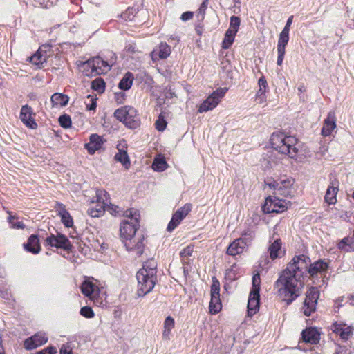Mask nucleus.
Returning a JSON list of instances; mask_svg holds the SVG:
<instances>
[{
	"mask_svg": "<svg viewBox=\"0 0 354 354\" xmlns=\"http://www.w3.org/2000/svg\"><path fill=\"white\" fill-rule=\"evenodd\" d=\"M95 196L90 200V216L97 218L102 216L108 205L107 192L104 189H95Z\"/></svg>",
	"mask_w": 354,
	"mask_h": 354,
	"instance_id": "423d86ee",
	"label": "nucleus"
},
{
	"mask_svg": "<svg viewBox=\"0 0 354 354\" xmlns=\"http://www.w3.org/2000/svg\"><path fill=\"white\" fill-rule=\"evenodd\" d=\"M207 7V4H206V2H203L200 8H199V10L200 12H202L203 10H205V9Z\"/></svg>",
	"mask_w": 354,
	"mask_h": 354,
	"instance_id": "774afa93",
	"label": "nucleus"
},
{
	"mask_svg": "<svg viewBox=\"0 0 354 354\" xmlns=\"http://www.w3.org/2000/svg\"><path fill=\"white\" fill-rule=\"evenodd\" d=\"M297 142L295 137L287 136L282 132L273 133L270 138L272 148L292 159L297 157L298 149L295 146Z\"/></svg>",
	"mask_w": 354,
	"mask_h": 354,
	"instance_id": "f03ea898",
	"label": "nucleus"
},
{
	"mask_svg": "<svg viewBox=\"0 0 354 354\" xmlns=\"http://www.w3.org/2000/svg\"><path fill=\"white\" fill-rule=\"evenodd\" d=\"M211 296H220V283L218 280L214 277L211 286Z\"/></svg>",
	"mask_w": 354,
	"mask_h": 354,
	"instance_id": "79ce46f5",
	"label": "nucleus"
},
{
	"mask_svg": "<svg viewBox=\"0 0 354 354\" xmlns=\"http://www.w3.org/2000/svg\"><path fill=\"white\" fill-rule=\"evenodd\" d=\"M288 204L289 202L286 201L269 196L266 200V203L263 206V210L266 213L283 212L287 209Z\"/></svg>",
	"mask_w": 354,
	"mask_h": 354,
	"instance_id": "9b49d317",
	"label": "nucleus"
},
{
	"mask_svg": "<svg viewBox=\"0 0 354 354\" xmlns=\"http://www.w3.org/2000/svg\"><path fill=\"white\" fill-rule=\"evenodd\" d=\"M165 95L166 98H172L173 97L175 96V94L174 92L171 91L170 88H169L166 90Z\"/></svg>",
	"mask_w": 354,
	"mask_h": 354,
	"instance_id": "0e129e2a",
	"label": "nucleus"
},
{
	"mask_svg": "<svg viewBox=\"0 0 354 354\" xmlns=\"http://www.w3.org/2000/svg\"><path fill=\"white\" fill-rule=\"evenodd\" d=\"M261 278L259 274H256L252 277V288L251 292L259 293Z\"/></svg>",
	"mask_w": 354,
	"mask_h": 354,
	"instance_id": "37998d69",
	"label": "nucleus"
},
{
	"mask_svg": "<svg viewBox=\"0 0 354 354\" xmlns=\"http://www.w3.org/2000/svg\"><path fill=\"white\" fill-rule=\"evenodd\" d=\"M227 88H219L214 91L200 106L198 112H207L214 109L223 97Z\"/></svg>",
	"mask_w": 354,
	"mask_h": 354,
	"instance_id": "1a4fd4ad",
	"label": "nucleus"
},
{
	"mask_svg": "<svg viewBox=\"0 0 354 354\" xmlns=\"http://www.w3.org/2000/svg\"><path fill=\"white\" fill-rule=\"evenodd\" d=\"M337 184V183H332V185H330L326 190L324 199L325 201L330 205L335 204L337 202L336 195L338 192Z\"/></svg>",
	"mask_w": 354,
	"mask_h": 354,
	"instance_id": "bb28decb",
	"label": "nucleus"
},
{
	"mask_svg": "<svg viewBox=\"0 0 354 354\" xmlns=\"http://www.w3.org/2000/svg\"><path fill=\"white\" fill-rule=\"evenodd\" d=\"M156 268V262L153 259H149L144 263L142 268H141L140 270H145L147 274H149L151 277H157Z\"/></svg>",
	"mask_w": 354,
	"mask_h": 354,
	"instance_id": "473e14b6",
	"label": "nucleus"
},
{
	"mask_svg": "<svg viewBox=\"0 0 354 354\" xmlns=\"http://www.w3.org/2000/svg\"><path fill=\"white\" fill-rule=\"evenodd\" d=\"M193 252V248L191 246H187L185 248L180 252V255L182 258V261L183 263H188V257L192 255Z\"/></svg>",
	"mask_w": 354,
	"mask_h": 354,
	"instance_id": "c03bdc74",
	"label": "nucleus"
},
{
	"mask_svg": "<svg viewBox=\"0 0 354 354\" xmlns=\"http://www.w3.org/2000/svg\"><path fill=\"white\" fill-rule=\"evenodd\" d=\"M127 250L136 251L138 256H140L143 253L144 249V236L142 235L138 236L129 239H122Z\"/></svg>",
	"mask_w": 354,
	"mask_h": 354,
	"instance_id": "4468645a",
	"label": "nucleus"
},
{
	"mask_svg": "<svg viewBox=\"0 0 354 354\" xmlns=\"http://www.w3.org/2000/svg\"><path fill=\"white\" fill-rule=\"evenodd\" d=\"M171 49L169 45L166 43H161L159 46L158 55L161 59H165L169 56Z\"/></svg>",
	"mask_w": 354,
	"mask_h": 354,
	"instance_id": "58836bf2",
	"label": "nucleus"
},
{
	"mask_svg": "<svg viewBox=\"0 0 354 354\" xmlns=\"http://www.w3.org/2000/svg\"><path fill=\"white\" fill-rule=\"evenodd\" d=\"M114 99L117 104H123L126 100V94L123 91L116 92Z\"/></svg>",
	"mask_w": 354,
	"mask_h": 354,
	"instance_id": "864d4df0",
	"label": "nucleus"
},
{
	"mask_svg": "<svg viewBox=\"0 0 354 354\" xmlns=\"http://www.w3.org/2000/svg\"><path fill=\"white\" fill-rule=\"evenodd\" d=\"M57 351L54 347H48L41 351H39L37 354H56Z\"/></svg>",
	"mask_w": 354,
	"mask_h": 354,
	"instance_id": "6e6d98bb",
	"label": "nucleus"
},
{
	"mask_svg": "<svg viewBox=\"0 0 354 354\" xmlns=\"http://www.w3.org/2000/svg\"><path fill=\"white\" fill-rule=\"evenodd\" d=\"M114 116L130 129H136L140 123L137 111L131 106H124L116 109L114 112Z\"/></svg>",
	"mask_w": 354,
	"mask_h": 354,
	"instance_id": "20e7f679",
	"label": "nucleus"
},
{
	"mask_svg": "<svg viewBox=\"0 0 354 354\" xmlns=\"http://www.w3.org/2000/svg\"><path fill=\"white\" fill-rule=\"evenodd\" d=\"M80 314L88 318V306H84L81 308Z\"/></svg>",
	"mask_w": 354,
	"mask_h": 354,
	"instance_id": "e2e57ef3",
	"label": "nucleus"
},
{
	"mask_svg": "<svg viewBox=\"0 0 354 354\" xmlns=\"http://www.w3.org/2000/svg\"><path fill=\"white\" fill-rule=\"evenodd\" d=\"M82 292L86 296L88 297V281L86 279L81 286Z\"/></svg>",
	"mask_w": 354,
	"mask_h": 354,
	"instance_id": "5fc2aeb1",
	"label": "nucleus"
},
{
	"mask_svg": "<svg viewBox=\"0 0 354 354\" xmlns=\"http://www.w3.org/2000/svg\"><path fill=\"white\" fill-rule=\"evenodd\" d=\"M241 235L242 237H241L240 239H242L248 246H249L251 244L252 241L254 238V232L250 230H245Z\"/></svg>",
	"mask_w": 354,
	"mask_h": 354,
	"instance_id": "a19ab883",
	"label": "nucleus"
},
{
	"mask_svg": "<svg viewBox=\"0 0 354 354\" xmlns=\"http://www.w3.org/2000/svg\"><path fill=\"white\" fill-rule=\"evenodd\" d=\"M192 205L186 203L183 207L178 209L172 216V218L167 225L169 232L173 231L191 212Z\"/></svg>",
	"mask_w": 354,
	"mask_h": 354,
	"instance_id": "ddd939ff",
	"label": "nucleus"
},
{
	"mask_svg": "<svg viewBox=\"0 0 354 354\" xmlns=\"http://www.w3.org/2000/svg\"><path fill=\"white\" fill-rule=\"evenodd\" d=\"M109 211L111 214H113L115 216H121L123 215L124 212L125 211H122L120 207H119L117 205H111V206L109 207Z\"/></svg>",
	"mask_w": 354,
	"mask_h": 354,
	"instance_id": "603ef678",
	"label": "nucleus"
},
{
	"mask_svg": "<svg viewBox=\"0 0 354 354\" xmlns=\"http://www.w3.org/2000/svg\"><path fill=\"white\" fill-rule=\"evenodd\" d=\"M24 248L32 254H37L41 250L39 239L37 235L32 234L28 239L27 243L24 244Z\"/></svg>",
	"mask_w": 354,
	"mask_h": 354,
	"instance_id": "393cba45",
	"label": "nucleus"
},
{
	"mask_svg": "<svg viewBox=\"0 0 354 354\" xmlns=\"http://www.w3.org/2000/svg\"><path fill=\"white\" fill-rule=\"evenodd\" d=\"M32 110L28 105L23 106L21 109L20 119L27 127L35 129L37 127V123L32 117Z\"/></svg>",
	"mask_w": 354,
	"mask_h": 354,
	"instance_id": "aec40b11",
	"label": "nucleus"
},
{
	"mask_svg": "<svg viewBox=\"0 0 354 354\" xmlns=\"http://www.w3.org/2000/svg\"><path fill=\"white\" fill-rule=\"evenodd\" d=\"M47 56V55L42 53V48H39L35 54L28 57V59L32 64L37 66L38 68H41L43 64L46 61Z\"/></svg>",
	"mask_w": 354,
	"mask_h": 354,
	"instance_id": "c756f323",
	"label": "nucleus"
},
{
	"mask_svg": "<svg viewBox=\"0 0 354 354\" xmlns=\"http://www.w3.org/2000/svg\"><path fill=\"white\" fill-rule=\"evenodd\" d=\"M241 20L239 17L232 16L230 18V30H236L238 32L239 27L240 26Z\"/></svg>",
	"mask_w": 354,
	"mask_h": 354,
	"instance_id": "8fccbe9b",
	"label": "nucleus"
},
{
	"mask_svg": "<svg viewBox=\"0 0 354 354\" xmlns=\"http://www.w3.org/2000/svg\"><path fill=\"white\" fill-rule=\"evenodd\" d=\"M236 33V30H227L225 34L224 39L222 43L223 48L227 49L231 46V45L234 42V37Z\"/></svg>",
	"mask_w": 354,
	"mask_h": 354,
	"instance_id": "72a5a7b5",
	"label": "nucleus"
},
{
	"mask_svg": "<svg viewBox=\"0 0 354 354\" xmlns=\"http://www.w3.org/2000/svg\"><path fill=\"white\" fill-rule=\"evenodd\" d=\"M169 42L170 43H174V45H176L177 43L179 42L180 38L175 35H171L168 39Z\"/></svg>",
	"mask_w": 354,
	"mask_h": 354,
	"instance_id": "680f3d73",
	"label": "nucleus"
},
{
	"mask_svg": "<svg viewBox=\"0 0 354 354\" xmlns=\"http://www.w3.org/2000/svg\"><path fill=\"white\" fill-rule=\"evenodd\" d=\"M56 211L57 215L61 217V221L66 227H71L73 225V220L69 212L66 210V206L60 203H56Z\"/></svg>",
	"mask_w": 354,
	"mask_h": 354,
	"instance_id": "a211bd4d",
	"label": "nucleus"
},
{
	"mask_svg": "<svg viewBox=\"0 0 354 354\" xmlns=\"http://www.w3.org/2000/svg\"><path fill=\"white\" fill-rule=\"evenodd\" d=\"M281 248V241L280 239H276L273 243L270 244L268 248V252L270 254V257L272 260L276 259L279 257L280 252Z\"/></svg>",
	"mask_w": 354,
	"mask_h": 354,
	"instance_id": "2f4dec72",
	"label": "nucleus"
},
{
	"mask_svg": "<svg viewBox=\"0 0 354 354\" xmlns=\"http://www.w3.org/2000/svg\"><path fill=\"white\" fill-rule=\"evenodd\" d=\"M222 308L220 296H211L209 309L211 314L218 313Z\"/></svg>",
	"mask_w": 354,
	"mask_h": 354,
	"instance_id": "f704fd0d",
	"label": "nucleus"
},
{
	"mask_svg": "<svg viewBox=\"0 0 354 354\" xmlns=\"http://www.w3.org/2000/svg\"><path fill=\"white\" fill-rule=\"evenodd\" d=\"M105 140L97 134L90 136V154H93L95 151H100L102 148Z\"/></svg>",
	"mask_w": 354,
	"mask_h": 354,
	"instance_id": "a878e982",
	"label": "nucleus"
},
{
	"mask_svg": "<svg viewBox=\"0 0 354 354\" xmlns=\"http://www.w3.org/2000/svg\"><path fill=\"white\" fill-rule=\"evenodd\" d=\"M248 246L243 242L240 238L235 239L228 246L227 249V254L231 256H235L236 254L242 253L244 250Z\"/></svg>",
	"mask_w": 354,
	"mask_h": 354,
	"instance_id": "4be33fe9",
	"label": "nucleus"
},
{
	"mask_svg": "<svg viewBox=\"0 0 354 354\" xmlns=\"http://www.w3.org/2000/svg\"><path fill=\"white\" fill-rule=\"evenodd\" d=\"M96 106H97L96 98L95 99H92V102L90 104V111L95 110V108H96Z\"/></svg>",
	"mask_w": 354,
	"mask_h": 354,
	"instance_id": "69168bd1",
	"label": "nucleus"
},
{
	"mask_svg": "<svg viewBox=\"0 0 354 354\" xmlns=\"http://www.w3.org/2000/svg\"><path fill=\"white\" fill-rule=\"evenodd\" d=\"M121 17L124 19V20H132L133 15L132 14V12L130 10H127L126 12H123L121 15Z\"/></svg>",
	"mask_w": 354,
	"mask_h": 354,
	"instance_id": "13d9d810",
	"label": "nucleus"
},
{
	"mask_svg": "<svg viewBox=\"0 0 354 354\" xmlns=\"http://www.w3.org/2000/svg\"><path fill=\"white\" fill-rule=\"evenodd\" d=\"M292 19H293V16L292 15L289 17V18L288 19V20L286 21L285 27L283 28V29L282 30L281 32L289 33L290 27V26L292 24Z\"/></svg>",
	"mask_w": 354,
	"mask_h": 354,
	"instance_id": "4d7b16f0",
	"label": "nucleus"
},
{
	"mask_svg": "<svg viewBox=\"0 0 354 354\" xmlns=\"http://www.w3.org/2000/svg\"><path fill=\"white\" fill-rule=\"evenodd\" d=\"M259 293H250L248 301V313L249 316L254 315L259 307Z\"/></svg>",
	"mask_w": 354,
	"mask_h": 354,
	"instance_id": "b1692460",
	"label": "nucleus"
},
{
	"mask_svg": "<svg viewBox=\"0 0 354 354\" xmlns=\"http://www.w3.org/2000/svg\"><path fill=\"white\" fill-rule=\"evenodd\" d=\"M138 280V290L137 294L138 297H144L149 293L154 288L157 277H151V275L146 273L145 270H139L136 274Z\"/></svg>",
	"mask_w": 354,
	"mask_h": 354,
	"instance_id": "0eeeda50",
	"label": "nucleus"
},
{
	"mask_svg": "<svg viewBox=\"0 0 354 354\" xmlns=\"http://www.w3.org/2000/svg\"><path fill=\"white\" fill-rule=\"evenodd\" d=\"M8 214H10V212H8ZM15 218H17L15 216L10 215L8 217V223L11 225V227L16 229H24L25 225L21 221H14Z\"/></svg>",
	"mask_w": 354,
	"mask_h": 354,
	"instance_id": "a18cd8bd",
	"label": "nucleus"
},
{
	"mask_svg": "<svg viewBox=\"0 0 354 354\" xmlns=\"http://www.w3.org/2000/svg\"><path fill=\"white\" fill-rule=\"evenodd\" d=\"M337 247L339 250L346 252L354 251V236L344 238L338 243Z\"/></svg>",
	"mask_w": 354,
	"mask_h": 354,
	"instance_id": "7c9ffc66",
	"label": "nucleus"
},
{
	"mask_svg": "<svg viewBox=\"0 0 354 354\" xmlns=\"http://www.w3.org/2000/svg\"><path fill=\"white\" fill-rule=\"evenodd\" d=\"M90 76L105 74L111 69V66L100 57H94L90 59Z\"/></svg>",
	"mask_w": 354,
	"mask_h": 354,
	"instance_id": "f8f14e48",
	"label": "nucleus"
},
{
	"mask_svg": "<svg viewBox=\"0 0 354 354\" xmlns=\"http://www.w3.org/2000/svg\"><path fill=\"white\" fill-rule=\"evenodd\" d=\"M309 263V258L304 254L295 257L276 281L274 288L280 297L288 304L301 294L304 270H308L312 277L327 270L328 264L324 261H315L308 267Z\"/></svg>",
	"mask_w": 354,
	"mask_h": 354,
	"instance_id": "f257e3e1",
	"label": "nucleus"
},
{
	"mask_svg": "<svg viewBox=\"0 0 354 354\" xmlns=\"http://www.w3.org/2000/svg\"><path fill=\"white\" fill-rule=\"evenodd\" d=\"M258 83L260 88L257 93V95L259 96L264 95L266 91L265 88L267 86V81L263 77H262L259 80Z\"/></svg>",
	"mask_w": 354,
	"mask_h": 354,
	"instance_id": "3c124183",
	"label": "nucleus"
},
{
	"mask_svg": "<svg viewBox=\"0 0 354 354\" xmlns=\"http://www.w3.org/2000/svg\"><path fill=\"white\" fill-rule=\"evenodd\" d=\"M174 327V319L168 316L166 317L164 322V330L162 333V337L165 339H169V335L171 329Z\"/></svg>",
	"mask_w": 354,
	"mask_h": 354,
	"instance_id": "e433bc0d",
	"label": "nucleus"
},
{
	"mask_svg": "<svg viewBox=\"0 0 354 354\" xmlns=\"http://www.w3.org/2000/svg\"><path fill=\"white\" fill-rule=\"evenodd\" d=\"M60 354H72V350L68 345H62L60 348Z\"/></svg>",
	"mask_w": 354,
	"mask_h": 354,
	"instance_id": "bf43d9fd",
	"label": "nucleus"
},
{
	"mask_svg": "<svg viewBox=\"0 0 354 354\" xmlns=\"http://www.w3.org/2000/svg\"><path fill=\"white\" fill-rule=\"evenodd\" d=\"M46 243L58 248L64 250H70L72 245L66 236L63 234H58L57 236L51 235L46 239Z\"/></svg>",
	"mask_w": 354,
	"mask_h": 354,
	"instance_id": "2eb2a0df",
	"label": "nucleus"
},
{
	"mask_svg": "<svg viewBox=\"0 0 354 354\" xmlns=\"http://www.w3.org/2000/svg\"><path fill=\"white\" fill-rule=\"evenodd\" d=\"M40 48H42V53H46L47 50H49L50 46L49 44H44Z\"/></svg>",
	"mask_w": 354,
	"mask_h": 354,
	"instance_id": "338daca9",
	"label": "nucleus"
},
{
	"mask_svg": "<svg viewBox=\"0 0 354 354\" xmlns=\"http://www.w3.org/2000/svg\"><path fill=\"white\" fill-rule=\"evenodd\" d=\"M193 12H185L184 13H183L181 15V17H180V19L183 20V21H187V20H189L191 19L192 17H193Z\"/></svg>",
	"mask_w": 354,
	"mask_h": 354,
	"instance_id": "052dcab7",
	"label": "nucleus"
},
{
	"mask_svg": "<svg viewBox=\"0 0 354 354\" xmlns=\"http://www.w3.org/2000/svg\"><path fill=\"white\" fill-rule=\"evenodd\" d=\"M134 80V75L131 72L126 73L120 82H119L118 87L122 91H127L131 88Z\"/></svg>",
	"mask_w": 354,
	"mask_h": 354,
	"instance_id": "c85d7f7f",
	"label": "nucleus"
},
{
	"mask_svg": "<svg viewBox=\"0 0 354 354\" xmlns=\"http://www.w3.org/2000/svg\"><path fill=\"white\" fill-rule=\"evenodd\" d=\"M118 152L115 155V160L121 162L126 168H128L130 166V160L127 151L120 149L118 147Z\"/></svg>",
	"mask_w": 354,
	"mask_h": 354,
	"instance_id": "c9c22d12",
	"label": "nucleus"
},
{
	"mask_svg": "<svg viewBox=\"0 0 354 354\" xmlns=\"http://www.w3.org/2000/svg\"><path fill=\"white\" fill-rule=\"evenodd\" d=\"M167 122L165 120L164 116L160 113L158 116V120L156 121V128L159 131H163L167 127Z\"/></svg>",
	"mask_w": 354,
	"mask_h": 354,
	"instance_id": "49530a36",
	"label": "nucleus"
},
{
	"mask_svg": "<svg viewBox=\"0 0 354 354\" xmlns=\"http://www.w3.org/2000/svg\"><path fill=\"white\" fill-rule=\"evenodd\" d=\"M105 87V82L101 77H97L91 82V88L99 94H102L104 92Z\"/></svg>",
	"mask_w": 354,
	"mask_h": 354,
	"instance_id": "4c0bfd02",
	"label": "nucleus"
},
{
	"mask_svg": "<svg viewBox=\"0 0 354 354\" xmlns=\"http://www.w3.org/2000/svg\"><path fill=\"white\" fill-rule=\"evenodd\" d=\"M77 66L80 72H81L85 76L88 75L87 73L88 68V60H86L85 62L77 61Z\"/></svg>",
	"mask_w": 354,
	"mask_h": 354,
	"instance_id": "09e8293b",
	"label": "nucleus"
},
{
	"mask_svg": "<svg viewBox=\"0 0 354 354\" xmlns=\"http://www.w3.org/2000/svg\"><path fill=\"white\" fill-rule=\"evenodd\" d=\"M332 330L339 335L341 338L344 340H347L351 336L353 333L352 328L343 323H335L333 324Z\"/></svg>",
	"mask_w": 354,
	"mask_h": 354,
	"instance_id": "412c9836",
	"label": "nucleus"
},
{
	"mask_svg": "<svg viewBox=\"0 0 354 354\" xmlns=\"http://www.w3.org/2000/svg\"><path fill=\"white\" fill-rule=\"evenodd\" d=\"M295 180L292 178L286 176L281 177L277 180L266 182V185L274 189L275 195H279L284 197H292L295 194L294 188Z\"/></svg>",
	"mask_w": 354,
	"mask_h": 354,
	"instance_id": "39448f33",
	"label": "nucleus"
},
{
	"mask_svg": "<svg viewBox=\"0 0 354 354\" xmlns=\"http://www.w3.org/2000/svg\"><path fill=\"white\" fill-rule=\"evenodd\" d=\"M289 41V33L281 32L279 38L277 42V62L278 66H281L283 63L284 55L286 53V46Z\"/></svg>",
	"mask_w": 354,
	"mask_h": 354,
	"instance_id": "dca6fc26",
	"label": "nucleus"
},
{
	"mask_svg": "<svg viewBox=\"0 0 354 354\" xmlns=\"http://www.w3.org/2000/svg\"><path fill=\"white\" fill-rule=\"evenodd\" d=\"M48 340L45 333H38L24 341V347L28 350H32L45 344Z\"/></svg>",
	"mask_w": 354,
	"mask_h": 354,
	"instance_id": "f3484780",
	"label": "nucleus"
},
{
	"mask_svg": "<svg viewBox=\"0 0 354 354\" xmlns=\"http://www.w3.org/2000/svg\"><path fill=\"white\" fill-rule=\"evenodd\" d=\"M167 162L162 158H156L153 162L152 168L156 171H162L166 169Z\"/></svg>",
	"mask_w": 354,
	"mask_h": 354,
	"instance_id": "ea45409f",
	"label": "nucleus"
},
{
	"mask_svg": "<svg viewBox=\"0 0 354 354\" xmlns=\"http://www.w3.org/2000/svg\"><path fill=\"white\" fill-rule=\"evenodd\" d=\"M90 301H93L97 306H100L106 300V290L103 282L90 277Z\"/></svg>",
	"mask_w": 354,
	"mask_h": 354,
	"instance_id": "6e6552de",
	"label": "nucleus"
},
{
	"mask_svg": "<svg viewBox=\"0 0 354 354\" xmlns=\"http://www.w3.org/2000/svg\"><path fill=\"white\" fill-rule=\"evenodd\" d=\"M301 335L303 340L305 342L310 343L311 344L318 343L320 339L319 333L313 328H308L304 330Z\"/></svg>",
	"mask_w": 354,
	"mask_h": 354,
	"instance_id": "5701e85b",
	"label": "nucleus"
},
{
	"mask_svg": "<svg viewBox=\"0 0 354 354\" xmlns=\"http://www.w3.org/2000/svg\"><path fill=\"white\" fill-rule=\"evenodd\" d=\"M336 128V117L334 111H330L327 118L324 120L322 129L323 136H329L332 131Z\"/></svg>",
	"mask_w": 354,
	"mask_h": 354,
	"instance_id": "6ab92c4d",
	"label": "nucleus"
},
{
	"mask_svg": "<svg viewBox=\"0 0 354 354\" xmlns=\"http://www.w3.org/2000/svg\"><path fill=\"white\" fill-rule=\"evenodd\" d=\"M123 216L127 220L123 221L120 224V237L121 239H129L135 236V234L139 227L138 212L133 209H127Z\"/></svg>",
	"mask_w": 354,
	"mask_h": 354,
	"instance_id": "7ed1b4c3",
	"label": "nucleus"
},
{
	"mask_svg": "<svg viewBox=\"0 0 354 354\" xmlns=\"http://www.w3.org/2000/svg\"><path fill=\"white\" fill-rule=\"evenodd\" d=\"M319 291L317 288L311 287L306 293V298L302 307L303 313L306 316H310L316 310Z\"/></svg>",
	"mask_w": 354,
	"mask_h": 354,
	"instance_id": "9d476101",
	"label": "nucleus"
},
{
	"mask_svg": "<svg viewBox=\"0 0 354 354\" xmlns=\"http://www.w3.org/2000/svg\"><path fill=\"white\" fill-rule=\"evenodd\" d=\"M50 101L53 104V106H66L69 101V97L67 95L61 93H55L52 95L50 97Z\"/></svg>",
	"mask_w": 354,
	"mask_h": 354,
	"instance_id": "cd10ccee",
	"label": "nucleus"
},
{
	"mask_svg": "<svg viewBox=\"0 0 354 354\" xmlns=\"http://www.w3.org/2000/svg\"><path fill=\"white\" fill-rule=\"evenodd\" d=\"M59 122L64 128H68L71 126L72 122L71 117L67 114L62 115L59 118Z\"/></svg>",
	"mask_w": 354,
	"mask_h": 354,
	"instance_id": "de8ad7c7",
	"label": "nucleus"
}]
</instances>
